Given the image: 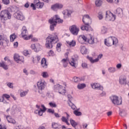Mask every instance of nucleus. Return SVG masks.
Listing matches in <instances>:
<instances>
[{"mask_svg":"<svg viewBox=\"0 0 129 129\" xmlns=\"http://www.w3.org/2000/svg\"><path fill=\"white\" fill-rule=\"evenodd\" d=\"M44 112H45V111H43V110H42V109L40 108V110H36L34 111V113H38L39 115H40V116H42V115H43V113H44Z\"/></svg>","mask_w":129,"mask_h":129,"instance_id":"nucleus-31","label":"nucleus"},{"mask_svg":"<svg viewBox=\"0 0 129 129\" xmlns=\"http://www.w3.org/2000/svg\"><path fill=\"white\" fill-rule=\"evenodd\" d=\"M11 97V96L10 95L7 94H4L2 95L3 99H5V98H6L7 100H9V99Z\"/></svg>","mask_w":129,"mask_h":129,"instance_id":"nucleus-43","label":"nucleus"},{"mask_svg":"<svg viewBox=\"0 0 129 129\" xmlns=\"http://www.w3.org/2000/svg\"><path fill=\"white\" fill-rule=\"evenodd\" d=\"M63 8V5L61 4H55L51 6V9L52 11H57Z\"/></svg>","mask_w":129,"mask_h":129,"instance_id":"nucleus-15","label":"nucleus"},{"mask_svg":"<svg viewBox=\"0 0 129 129\" xmlns=\"http://www.w3.org/2000/svg\"><path fill=\"white\" fill-rule=\"evenodd\" d=\"M47 111L49 113H52V114H53V113H54V112H55V111L53 109H48Z\"/></svg>","mask_w":129,"mask_h":129,"instance_id":"nucleus-52","label":"nucleus"},{"mask_svg":"<svg viewBox=\"0 0 129 129\" xmlns=\"http://www.w3.org/2000/svg\"><path fill=\"white\" fill-rule=\"evenodd\" d=\"M53 90L54 91H58L60 94L64 95L66 93V90L63 89V87L59 84L56 85L54 86Z\"/></svg>","mask_w":129,"mask_h":129,"instance_id":"nucleus-8","label":"nucleus"},{"mask_svg":"<svg viewBox=\"0 0 129 129\" xmlns=\"http://www.w3.org/2000/svg\"><path fill=\"white\" fill-rule=\"evenodd\" d=\"M68 104L69 106L71 107V109H73V110H76V109H77L76 106H75V105L72 103V102L68 103Z\"/></svg>","mask_w":129,"mask_h":129,"instance_id":"nucleus-39","label":"nucleus"},{"mask_svg":"<svg viewBox=\"0 0 129 129\" xmlns=\"http://www.w3.org/2000/svg\"><path fill=\"white\" fill-rule=\"evenodd\" d=\"M71 124L74 127L75 129H78L77 127V125H78V123L76 122L74 120H73L72 118H71L70 119Z\"/></svg>","mask_w":129,"mask_h":129,"instance_id":"nucleus-23","label":"nucleus"},{"mask_svg":"<svg viewBox=\"0 0 129 129\" xmlns=\"http://www.w3.org/2000/svg\"><path fill=\"white\" fill-rule=\"evenodd\" d=\"M4 60H5V61H8V62H11V60H10V59H9V57H5L4 58Z\"/></svg>","mask_w":129,"mask_h":129,"instance_id":"nucleus-61","label":"nucleus"},{"mask_svg":"<svg viewBox=\"0 0 129 129\" xmlns=\"http://www.w3.org/2000/svg\"><path fill=\"white\" fill-rule=\"evenodd\" d=\"M59 39L58 36L55 34L49 35L46 39L45 47L47 49H52L53 44L57 43Z\"/></svg>","mask_w":129,"mask_h":129,"instance_id":"nucleus-1","label":"nucleus"},{"mask_svg":"<svg viewBox=\"0 0 129 129\" xmlns=\"http://www.w3.org/2000/svg\"><path fill=\"white\" fill-rule=\"evenodd\" d=\"M48 55H49V56H54V51H53L52 50H50L48 52Z\"/></svg>","mask_w":129,"mask_h":129,"instance_id":"nucleus-50","label":"nucleus"},{"mask_svg":"<svg viewBox=\"0 0 129 129\" xmlns=\"http://www.w3.org/2000/svg\"><path fill=\"white\" fill-rule=\"evenodd\" d=\"M119 83L121 85H123L126 83V77L125 76H121L119 77Z\"/></svg>","mask_w":129,"mask_h":129,"instance_id":"nucleus-20","label":"nucleus"},{"mask_svg":"<svg viewBox=\"0 0 129 129\" xmlns=\"http://www.w3.org/2000/svg\"><path fill=\"white\" fill-rule=\"evenodd\" d=\"M1 67H2V68H4L5 70H8L9 68H8V66L6 64V63L5 62H2L0 64Z\"/></svg>","mask_w":129,"mask_h":129,"instance_id":"nucleus-36","label":"nucleus"},{"mask_svg":"<svg viewBox=\"0 0 129 129\" xmlns=\"http://www.w3.org/2000/svg\"><path fill=\"white\" fill-rule=\"evenodd\" d=\"M103 56V55H102V54H100L98 56L97 58L95 59H93L91 57L87 56V59H88L91 63H94L95 62H98L99 59H101Z\"/></svg>","mask_w":129,"mask_h":129,"instance_id":"nucleus-16","label":"nucleus"},{"mask_svg":"<svg viewBox=\"0 0 129 129\" xmlns=\"http://www.w3.org/2000/svg\"><path fill=\"white\" fill-rule=\"evenodd\" d=\"M0 18L1 21H7L12 19V15L8 10H3L0 13Z\"/></svg>","mask_w":129,"mask_h":129,"instance_id":"nucleus-4","label":"nucleus"},{"mask_svg":"<svg viewBox=\"0 0 129 129\" xmlns=\"http://www.w3.org/2000/svg\"><path fill=\"white\" fill-rule=\"evenodd\" d=\"M122 102L121 98L119 99L118 97L116 96H113V104L115 105H120Z\"/></svg>","mask_w":129,"mask_h":129,"instance_id":"nucleus-13","label":"nucleus"},{"mask_svg":"<svg viewBox=\"0 0 129 129\" xmlns=\"http://www.w3.org/2000/svg\"><path fill=\"white\" fill-rule=\"evenodd\" d=\"M28 92H29V90L27 91H21L20 92V96L21 97H24V96H26L28 94Z\"/></svg>","mask_w":129,"mask_h":129,"instance_id":"nucleus-33","label":"nucleus"},{"mask_svg":"<svg viewBox=\"0 0 129 129\" xmlns=\"http://www.w3.org/2000/svg\"><path fill=\"white\" fill-rule=\"evenodd\" d=\"M80 51L82 54H86L87 53V49L85 46H82Z\"/></svg>","mask_w":129,"mask_h":129,"instance_id":"nucleus-32","label":"nucleus"},{"mask_svg":"<svg viewBox=\"0 0 129 129\" xmlns=\"http://www.w3.org/2000/svg\"><path fill=\"white\" fill-rule=\"evenodd\" d=\"M0 129H7L5 126L2 125V124H0Z\"/></svg>","mask_w":129,"mask_h":129,"instance_id":"nucleus-64","label":"nucleus"},{"mask_svg":"<svg viewBox=\"0 0 129 129\" xmlns=\"http://www.w3.org/2000/svg\"><path fill=\"white\" fill-rule=\"evenodd\" d=\"M68 98L69 101V103L72 102L71 101H72V99H73V98L72 97V96H71V95H68Z\"/></svg>","mask_w":129,"mask_h":129,"instance_id":"nucleus-49","label":"nucleus"},{"mask_svg":"<svg viewBox=\"0 0 129 129\" xmlns=\"http://www.w3.org/2000/svg\"><path fill=\"white\" fill-rule=\"evenodd\" d=\"M78 109H76L74 111V113L76 115V116H80L82 115V113L81 112L79 111Z\"/></svg>","mask_w":129,"mask_h":129,"instance_id":"nucleus-38","label":"nucleus"},{"mask_svg":"<svg viewBox=\"0 0 129 129\" xmlns=\"http://www.w3.org/2000/svg\"><path fill=\"white\" fill-rule=\"evenodd\" d=\"M78 41L81 44H83V43L88 41V38L84 35H80L79 37Z\"/></svg>","mask_w":129,"mask_h":129,"instance_id":"nucleus-17","label":"nucleus"},{"mask_svg":"<svg viewBox=\"0 0 129 129\" xmlns=\"http://www.w3.org/2000/svg\"><path fill=\"white\" fill-rule=\"evenodd\" d=\"M41 76L43 78H47V77H49V75H48V73L46 72H43L41 74Z\"/></svg>","mask_w":129,"mask_h":129,"instance_id":"nucleus-44","label":"nucleus"},{"mask_svg":"<svg viewBox=\"0 0 129 129\" xmlns=\"http://www.w3.org/2000/svg\"><path fill=\"white\" fill-rule=\"evenodd\" d=\"M52 127L54 129L61 128V125H59L57 123L53 122L52 123Z\"/></svg>","mask_w":129,"mask_h":129,"instance_id":"nucleus-30","label":"nucleus"},{"mask_svg":"<svg viewBox=\"0 0 129 129\" xmlns=\"http://www.w3.org/2000/svg\"><path fill=\"white\" fill-rule=\"evenodd\" d=\"M16 38L17 35H16V34L13 33V34L10 35V41L11 42H14Z\"/></svg>","mask_w":129,"mask_h":129,"instance_id":"nucleus-34","label":"nucleus"},{"mask_svg":"<svg viewBox=\"0 0 129 129\" xmlns=\"http://www.w3.org/2000/svg\"><path fill=\"white\" fill-rule=\"evenodd\" d=\"M31 48L32 50H34L35 52H38L40 50V44H32L31 45Z\"/></svg>","mask_w":129,"mask_h":129,"instance_id":"nucleus-21","label":"nucleus"},{"mask_svg":"<svg viewBox=\"0 0 129 129\" xmlns=\"http://www.w3.org/2000/svg\"><path fill=\"white\" fill-rule=\"evenodd\" d=\"M41 65L43 68H47V67H48V64H47V60H46V58H43L41 59Z\"/></svg>","mask_w":129,"mask_h":129,"instance_id":"nucleus-22","label":"nucleus"},{"mask_svg":"<svg viewBox=\"0 0 129 129\" xmlns=\"http://www.w3.org/2000/svg\"><path fill=\"white\" fill-rule=\"evenodd\" d=\"M112 114V111H109L108 112H107V115L108 116H110V115H111Z\"/></svg>","mask_w":129,"mask_h":129,"instance_id":"nucleus-62","label":"nucleus"},{"mask_svg":"<svg viewBox=\"0 0 129 129\" xmlns=\"http://www.w3.org/2000/svg\"><path fill=\"white\" fill-rule=\"evenodd\" d=\"M116 68L118 69H120L121 68V64L120 63H118L116 65Z\"/></svg>","mask_w":129,"mask_h":129,"instance_id":"nucleus-60","label":"nucleus"},{"mask_svg":"<svg viewBox=\"0 0 129 129\" xmlns=\"http://www.w3.org/2000/svg\"><path fill=\"white\" fill-rule=\"evenodd\" d=\"M70 31L73 35L77 36L78 33H79V28H78L76 25H72L70 27Z\"/></svg>","mask_w":129,"mask_h":129,"instance_id":"nucleus-9","label":"nucleus"},{"mask_svg":"<svg viewBox=\"0 0 129 129\" xmlns=\"http://www.w3.org/2000/svg\"><path fill=\"white\" fill-rule=\"evenodd\" d=\"M2 2L4 5H9L10 4V0H2Z\"/></svg>","mask_w":129,"mask_h":129,"instance_id":"nucleus-48","label":"nucleus"},{"mask_svg":"<svg viewBox=\"0 0 129 129\" xmlns=\"http://www.w3.org/2000/svg\"><path fill=\"white\" fill-rule=\"evenodd\" d=\"M6 118L8 122H10V123H13V124H15V123H16V120L13 119V118H12L11 116H7L6 117Z\"/></svg>","mask_w":129,"mask_h":129,"instance_id":"nucleus-26","label":"nucleus"},{"mask_svg":"<svg viewBox=\"0 0 129 129\" xmlns=\"http://www.w3.org/2000/svg\"><path fill=\"white\" fill-rule=\"evenodd\" d=\"M91 87L93 89H99V90H103V87L101 86L98 83H93L91 84Z\"/></svg>","mask_w":129,"mask_h":129,"instance_id":"nucleus-18","label":"nucleus"},{"mask_svg":"<svg viewBox=\"0 0 129 129\" xmlns=\"http://www.w3.org/2000/svg\"><path fill=\"white\" fill-rule=\"evenodd\" d=\"M31 7L32 8V9L34 11H35V10H36V7H35V5L34 4H31Z\"/></svg>","mask_w":129,"mask_h":129,"instance_id":"nucleus-59","label":"nucleus"},{"mask_svg":"<svg viewBox=\"0 0 129 129\" xmlns=\"http://www.w3.org/2000/svg\"><path fill=\"white\" fill-rule=\"evenodd\" d=\"M67 43L70 47H75V46H76V41H75V40L67 41Z\"/></svg>","mask_w":129,"mask_h":129,"instance_id":"nucleus-27","label":"nucleus"},{"mask_svg":"<svg viewBox=\"0 0 129 129\" xmlns=\"http://www.w3.org/2000/svg\"><path fill=\"white\" fill-rule=\"evenodd\" d=\"M41 107L42 108L41 109V110H42V111L45 112L46 110H47V108H46V107H45L44 105H41Z\"/></svg>","mask_w":129,"mask_h":129,"instance_id":"nucleus-54","label":"nucleus"},{"mask_svg":"<svg viewBox=\"0 0 129 129\" xmlns=\"http://www.w3.org/2000/svg\"><path fill=\"white\" fill-rule=\"evenodd\" d=\"M86 87V85L85 84H79L77 86L78 89H83Z\"/></svg>","mask_w":129,"mask_h":129,"instance_id":"nucleus-35","label":"nucleus"},{"mask_svg":"<svg viewBox=\"0 0 129 129\" xmlns=\"http://www.w3.org/2000/svg\"><path fill=\"white\" fill-rule=\"evenodd\" d=\"M23 128H24V127H23V126L22 125L16 126L14 127V129H23Z\"/></svg>","mask_w":129,"mask_h":129,"instance_id":"nucleus-53","label":"nucleus"},{"mask_svg":"<svg viewBox=\"0 0 129 129\" xmlns=\"http://www.w3.org/2000/svg\"><path fill=\"white\" fill-rule=\"evenodd\" d=\"M118 44V39H117V38L114 37L113 38V45L116 47L117 45Z\"/></svg>","mask_w":129,"mask_h":129,"instance_id":"nucleus-41","label":"nucleus"},{"mask_svg":"<svg viewBox=\"0 0 129 129\" xmlns=\"http://www.w3.org/2000/svg\"><path fill=\"white\" fill-rule=\"evenodd\" d=\"M13 16L17 20H20V21H24L25 20V16H24L21 12L15 13Z\"/></svg>","mask_w":129,"mask_h":129,"instance_id":"nucleus-11","label":"nucleus"},{"mask_svg":"<svg viewBox=\"0 0 129 129\" xmlns=\"http://www.w3.org/2000/svg\"><path fill=\"white\" fill-rule=\"evenodd\" d=\"M92 22L91 18L88 15H85L83 17V23L85 25H83L81 27L82 31H89L90 30V25Z\"/></svg>","mask_w":129,"mask_h":129,"instance_id":"nucleus-2","label":"nucleus"},{"mask_svg":"<svg viewBox=\"0 0 129 129\" xmlns=\"http://www.w3.org/2000/svg\"><path fill=\"white\" fill-rule=\"evenodd\" d=\"M106 95V93L105 92L103 91L100 94V97H103V96H105Z\"/></svg>","mask_w":129,"mask_h":129,"instance_id":"nucleus-51","label":"nucleus"},{"mask_svg":"<svg viewBox=\"0 0 129 129\" xmlns=\"http://www.w3.org/2000/svg\"><path fill=\"white\" fill-rule=\"evenodd\" d=\"M54 116H55V117H57V118L60 117V115H59L58 113H54Z\"/></svg>","mask_w":129,"mask_h":129,"instance_id":"nucleus-63","label":"nucleus"},{"mask_svg":"<svg viewBox=\"0 0 129 129\" xmlns=\"http://www.w3.org/2000/svg\"><path fill=\"white\" fill-rule=\"evenodd\" d=\"M22 37L24 39V40H30L31 38H32V35H29L28 36V30L27 29V27L26 26H23L22 28V31L21 33Z\"/></svg>","mask_w":129,"mask_h":129,"instance_id":"nucleus-6","label":"nucleus"},{"mask_svg":"<svg viewBox=\"0 0 129 129\" xmlns=\"http://www.w3.org/2000/svg\"><path fill=\"white\" fill-rule=\"evenodd\" d=\"M7 86H8V87H10V88H13V83H8L7 84Z\"/></svg>","mask_w":129,"mask_h":129,"instance_id":"nucleus-55","label":"nucleus"},{"mask_svg":"<svg viewBox=\"0 0 129 129\" xmlns=\"http://www.w3.org/2000/svg\"><path fill=\"white\" fill-rule=\"evenodd\" d=\"M89 44H94V37L90 35V38L87 41Z\"/></svg>","mask_w":129,"mask_h":129,"instance_id":"nucleus-29","label":"nucleus"},{"mask_svg":"<svg viewBox=\"0 0 129 129\" xmlns=\"http://www.w3.org/2000/svg\"><path fill=\"white\" fill-rule=\"evenodd\" d=\"M48 22L50 24V29L51 31H54V27H56L57 23L62 24L63 20L60 19L57 15H55L53 18L49 19Z\"/></svg>","mask_w":129,"mask_h":129,"instance_id":"nucleus-3","label":"nucleus"},{"mask_svg":"<svg viewBox=\"0 0 129 129\" xmlns=\"http://www.w3.org/2000/svg\"><path fill=\"white\" fill-rule=\"evenodd\" d=\"M104 44L105 45H106V46H107L108 47H110V46L113 45V39H112V37H109L108 38L107 41H106V39H105Z\"/></svg>","mask_w":129,"mask_h":129,"instance_id":"nucleus-14","label":"nucleus"},{"mask_svg":"<svg viewBox=\"0 0 129 129\" xmlns=\"http://www.w3.org/2000/svg\"><path fill=\"white\" fill-rule=\"evenodd\" d=\"M112 19H113V14L109 11L106 12V21L109 22L110 21H112Z\"/></svg>","mask_w":129,"mask_h":129,"instance_id":"nucleus-12","label":"nucleus"},{"mask_svg":"<svg viewBox=\"0 0 129 129\" xmlns=\"http://www.w3.org/2000/svg\"><path fill=\"white\" fill-rule=\"evenodd\" d=\"M95 5L96 7H101V6L102 5V1L101 0H96L95 1Z\"/></svg>","mask_w":129,"mask_h":129,"instance_id":"nucleus-40","label":"nucleus"},{"mask_svg":"<svg viewBox=\"0 0 129 129\" xmlns=\"http://www.w3.org/2000/svg\"><path fill=\"white\" fill-rule=\"evenodd\" d=\"M46 87V82L45 81H39L37 82V87L38 89V92L42 94L43 93L42 92V90L45 89V87Z\"/></svg>","mask_w":129,"mask_h":129,"instance_id":"nucleus-7","label":"nucleus"},{"mask_svg":"<svg viewBox=\"0 0 129 129\" xmlns=\"http://www.w3.org/2000/svg\"><path fill=\"white\" fill-rule=\"evenodd\" d=\"M107 31V29L105 27L103 26L101 28V33L102 34H105Z\"/></svg>","mask_w":129,"mask_h":129,"instance_id":"nucleus-45","label":"nucleus"},{"mask_svg":"<svg viewBox=\"0 0 129 129\" xmlns=\"http://www.w3.org/2000/svg\"><path fill=\"white\" fill-rule=\"evenodd\" d=\"M61 62L63 64V67L64 68H66L69 63L71 66L76 68V67H75L76 65V59H75L74 58H72V59L70 61H69L68 58H63L62 59Z\"/></svg>","mask_w":129,"mask_h":129,"instance_id":"nucleus-5","label":"nucleus"},{"mask_svg":"<svg viewBox=\"0 0 129 129\" xmlns=\"http://www.w3.org/2000/svg\"><path fill=\"white\" fill-rule=\"evenodd\" d=\"M98 15V18L99 20H102V19H103V15H102V12H99Z\"/></svg>","mask_w":129,"mask_h":129,"instance_id":"nucleus-46","label":"nucleus"},{"mask_svg":"<svg viewBox=\"0 0 129 129\" xmlns=\"http://www.w3.org/2000/svg\"><path fill=\"white\" fill-rule=\"evenodd\" d=\"M48 105H49V106L50 107H57V105L56 104V103L54 102H50L48 103Z\"/></svg>","mask_w":129,"mask_h":129,"instance_id":"nucleus-42","label":"nucleus"},{"mask_svg":"<svg viewBox=\"0 0 129 129\" xmlns=\"http://www.w3.org/2000/svg\"><path fill=\"white\" fill-rule=\"evenodd\" d=\"M14 59L17 63H21L24 62V56H20L18 54H15L14 55Z\"/></svg>","mask_w":129,"mask_h":129,"instance_id":"nucleus-10","label":"nucleus"},{"mask_svg":"<svg viewBox=\"0 0 129 129\" xmlns=\"http://www.w3.org/2000/svg\"><path fill=\"white\" fill-rule=\"evenodd\" d=\"M75 82H79V78L77 77L74 78Z\"/></svg>","mask_w":129,"mask_h":129,"instance_id":"nucleus-57","label":"nucleus"},{"mask_svg":"<svg viewBox=\"0 0 129 129\" xmlns=\"http://www.w3.org/2000/svg\"><path fill=\"white\" fill-rule=\"evenodd\" d=\"M7 38L5 37V35H0V46H4V41H6Z\"/></svg>","mask_w":129,"mask_h":129,"instance_id":"nucleus-24","label":"nucleus"},{"mask_svg":"<svg viewBox=\"0 0 129 129\" xmlns=\"http://www.w3.org/2000/svg\"><path fill=\"white\" fill-rule=\"evenodd\" d=\"M61 121L62 122H65L66 124L68 125H70V123H69V122H68L69 119H68L67 118H66L65 116H62L61 118Z\"/></svg>","mask_w":129,"mask_h":129,"instance_id":"nucleus-28","label":"nucleus"},{"mask_svg":"<svg viewBox=\"0 0 129 129\" xmlns=\"http://www.w3.org/2000/svg\"><path fill=\"white\" fill-rule=\"evenodd\" d=\"M116 13L118 16H121L122 15L123 12H122V9L121 8H117L116 10Z\"/></svg>","mask_w":129,"mask_h":129,"instance_id":"nucleus-37","label":"nucleus"},{"mask_svg":"<svg viewBox=\"0 0 129 129\" xmlns=\"http://www.w3.org/2000/svg\"><path fill=\"white\" fill-rule=\"evenodd\" d=\"M82 67L83 68H87V64L86 63H83L82 64Z\"/></svg>","mask_w":129,"mask_h":129,"instance_id":"nucleus-56","label":"nucleus"},{"mask_svg":"<svg viewBox=\"0 0 129 129\" xmlns=\"http://www.w3.org/2000/svg\"><path fill=\"white\" fill-rule=\"evenodd\" d=\"M71 14H72V12L70 11H67V15L68 17H70L71 16Z\"/></svg>","mask_w":129,"mask_h":129,"instance_id":"nucleus-58","label":"nucleus"},{"mask_svg":"<svg viewBox=\"0 0 129 129\" xmlns=\"http://www.w3.org/2000/svg\"><path fill=\"white\" fill-rule=\"evenodd\" d=\"M41 60V57L39 55H37L32 58V62L33 63H39V61Z\"/></svg>","mask_w":129,"mask_h":129,"instance_id":"nucleus-25","label":"nucleus"},{"mask_svg":"<svg viewBox=\"0 0 129 129\" xmlns=\"http://www.w3.org/2000/svg\"><path fill=\"white\" fill-rule=\"evenodd\" d=\"M34 4L37 9H42L44 7V3L40 2L39 0H34Z\"/></svg>","mask_w":129,"mask_h":129,"instance_id":"nucleus-19","label":"nucleus"},{"mask_svg":"<svg viewBox=\"0 0 129 129\" xmlns=\"http://www.w3.org/2000/svg\"><path fill=\"white\" fill-rule=\"evenodd\" d=\"M23 54L25 56H28L30 54V51L27 50H24L23 52Z\"/></svg>","mask_w":129,"mask_h":129,"instance_id":"nucleus-47","label":"nucleus"}]
</instances>
